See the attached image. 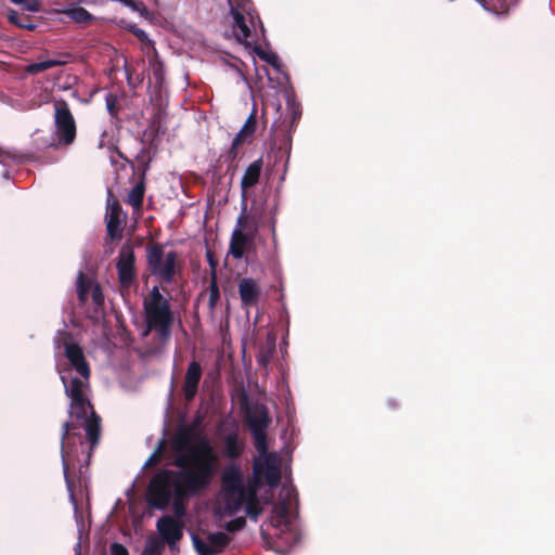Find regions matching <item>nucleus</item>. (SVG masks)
<instances>
[{
	"instance_id": "bb28decb",
	"label": "nucleus",
	"mask_w": 555,
	"mask_h": 555,
	"mask_svg": "<svg viewBox=\"0 0 555 555\" xmlns=\"http://www.w3.org/2000/svg\"><path fill=\"white\" fill-rule=\"evenodd\" d=\"M165 550L164 542L157 538H151L146 541V544L140 555H163Z\"/></svg>"
},
{
	"instance_id": "ddd939ff",
	"label": "nucleus",
	"mask_w": 555,
	"mask_h": 555,
	"mask_svg": "<svg viewBox=\"0 0 555 555\" xmlns=\"http://www.w3.org/2000/svg\"><path fill=\"white\" fill-rule=\"evenodd\" d=\"M192 542L199 555H217L227 548L231 538L224 532H214L207 534V542L198 535H193Z\"/></svg>"
},
{
	"instance_id": "2eb2a0df",
	"label": "nucleus",
	"mask_w": 555,
	"mask_h": 555,
	"mask_svg": "<svg viewBox=\"0 0 555 555\" xmlns=\"http://www.w3.org/2000/svg\"><path fill=\"white\" fill-rule=\"evenodd\" d=\"M137 160L142 165V171L140 173L139 181L130 190L126 203L133 207L135 210H140L143 205L145 194V175L149 168L150 159H145V150L137 156Z\"/></svg>"
},
{
	"instance_id": "423d86ee",
	"label": "nucleus",
	"mask_w": 555,
	"mask_h": 555,
	"mask_svg": "<svg viewBox=\"0 0 555 555\" xmlns=\"http://www.w3.org/2000/svg\"><path fill=\"white\" fill-rule=\"evenodd\" d=\"M146 263L152 275L160 282L170 284L177 274L181 273L182 267L178 261L176 251L164 253V246L159 243H150L146 246Z\"/></svg>"
},
{
	"instance_id": "a878e982",
	"label": "nucleus",
	"mask_w": 555,
	"mask_h": 555,
	"mask_svg": "<svg viewBox=\"0 0 555 555\" xmlns=\"http://www.w3.org/2000/svg\"><path fill=\"white\" fill-rule=\"evenodd\" d=\"M66 15L76 23L88 24L92 21V15L82 7H74L66 11Z\"/></svg>"
},
{
	"instance_id": "c756f323",
	"label": "nucleus",
	"mask_w": 555,
	"mask_h": 555,
	"mask_svg": "<svg viewBox=\"0 0 555 555\" xmlns=\"http://www.w3.org/2000/svg\"><path fill=\"white\" fill-rule=\"evenodd\" d=\"M105 104H106V109H107L108 114L111 115V117L117 118L118 113H119L117 95L114 93H108L105 96Z\"/></svg>"
},
{
	"instance_id": "b1692460",
	"label": "nucleus",
	"mask_w": 555,
	"mask_h": 555,
	"mask_svg": "<svg viewBox=\"0 0 555 555\" xmlns=\"http://www.w3.org/2000/svg\"><path fill=\"white\" fill-rule=\"evenodd\" d=\"M271 420L268 412L263 410L258 416L249 420V428L253 434L266 433Z\"/></svg>"
},
{
	"instance_id": "393cba45",
	"label": "nucleus",
	"mask_w": 555,
	"mask_h": 555,
	"mask_svg": "<svg viewBox=\"0 0 555 555\" xmlns=\"http://www.w3.org/2000/svg\"><path fill=\"white\" fill-rule=\"evenodd\" d=\"M208 293V307L210 310H214L220 300V291L217 282V273L212 272L210 274V283L207 288Z\"/></svg>"
},
{
	"instance_id": "9d476101",
	"label": "nucleus",
	"mask_w": 555,
	"mask_h": 555,
	"mask_svg": "<svg viewBox=\"0 0 555 555\" xmlns=\"http://www.w3.org/2000/svg\"><path fill=\"white\" fill-rule=\"evenodd\" d=\"M219 438L222 456L230 460V464H236L234 461L238 460L244 454L246 448L245 438L241 436L237 425L220 433Z\"/></svg>"
},
{
	"instance_id": "20e7f679",
	"label": "nucleus",
	"mask_w": 555,
	"mask_h": 555,
	"mask_svg": "<svg viewBox=\"0 0 555 555\" xmlns=\"http://www.w3.org/2000/svg\"><path fill=\"white\" fill-rule=\"evenodd\" d=\"M220 481L222 500L228 514L233 515L245 505L247 515L256 520L262 508L256 490L245 486L242 467L238 464H228L221 474Z\"/></svg>"
},
{
	"instance_id": "f03ea898",
	"label": "nucleus",
	"mask_w": 555,
	"mask_h": 555,
	"mask_svg": "<svg viewBox=\"0 0 555 555\" xmlns=\"http://www.w3.org/2000/svg\"><path fill=\"white\" fill-rule=\"evenodd\" d=\"M202 423L197 417L193 424L179 434L175 441V449L181 452L173 461L178 468L175 472L211 485L218 470V454L210 440L201 433L194 431Z\"/></svg>"
},
{
	"instance_id": "49530a36",
	"label": "nucleus",
	"mask_w": 555,
	"mask_h": 555,
	"mask_svg": "<svg viewBox=\"0 0 555 555\" xmlns=\"http://www.w3.org/2000/svg\"><path fill=\"white\" fill-rule=\"evenodd\" d=\"M278 480H279V478H278V477H274V479H273V480H271V479L269 478V483H270V485H275V483L278 482Z\"/></svg>"
},
{
	"instance_id": "6e6552de",
	"label": "nucleus",
	"mask_w": 555,
	"mask_h": 555,
	"mask_svg": "<svg viewBox=\"0 0 555 555\" xmlns=\"http://www.w3.org/2000/svg\"><path fill=\"white\" fill-rule=\"evenodd\" d=\"M54 126L57 142L51 143V147L56 150L59 146H69L75 142L76 121L65 100L54 102Z\"/></svg>"
},
{
	"instance_id": "ea45409f",
	"label": "nucleus",
	"mask_w": 555,
	"mask_h": 555,
	"mask_svg": "<svg viewBox=\"0 0 555 555\" xmlns=\"http://www.w3.org/2000/svg\"><path fill=\"white\" fill-rule=\"evenodd\" d=\"M109 550L111 555H129L127 547L118 542L112 543Z\"/></svg>"
},
{
	"instance_id": "2f4dec72",
	"label": "nucleus",
	"mask_w": 555,
	"mask_h": 555,
	"mask_svg": "<svg viewBox=\"0 0 555 555\" xmlns=\"http://www.w3.org/2000/svg\"><path fill=\"white\" fill-rule=\"evenodd\" d=\"M14 4L22 5L23 10L29 12H39L41 2L39 0H10Z\"/></svg>"
},
{
	"instance_id": "412c9836",
	"label": "nucleus",
	"mask_w": 555,
	"mask_h": 555,
	"mask_svg": "<svg viewBox=\"0 0 555 555\" xmlns=\"http://www.w3.org/2000/svg\"><path fill=\"white\" fill-rule=\"evenodd\" d=\"M289 507L286 502L280 503L274 507V516L271 519L272 525L281 531V533L288 531L291 522L288 520Z\"/></svg>"
},
{
	"instance_id": "9b49d317",
	"label": "nucleus",
	"mask_w": 555,
	"mask_h": 555,
	"mask_svg": "<svg viewBox=\"0 0 555 555\" xmlns=\"http://www.w3.org/2000/svg\"><path fill=\"white\" fill-rule=\"evenodd\" d=\"M116 268L120 286L130 287L137 276V270L133 247L129 243L120 247Z\"/></svg>"
},
{
	"instance_id": "cd10ccee",
	"label": "nucleus",
	"mask_w": 555,
	"mask_h": 555,
	"mask_svg": "<svg viewBox=\"0 0 555 555\" xmlns=\"http://www.w3.org/2000/svg\"><path fill=\"white\" fill-rule=\"evenodd\" d=\"M165 449H166V441L164 439H160L158 441L157 447L154 450V452L146 460L144 466L149 467V466H154V465L160 463V461L163 459V454L165 452Z\"/></svg>"
},
{
	"instance_id": "39448f33",
	"label": "nucleus",
	"mask_w": 555,
	"mask_h": 555,
	"mask_svg": "<svg viewBox=\"0 0 555 555\" xmlns=\"http://www.w3.org/2000/svg\"><path fill=\"white\" fill-rule=\"evenodd\" d=\"M143 312L146 325L143 335L146 336L150 332H154L160 344H168L176 318L169 300L164 297L158 286H153L147 297L144 298Z\"/></svg>"
},
{
	"instance_id": "a18cd8bd",
	"label": "nucleus",
	"mask_w": 555,
	"mask_h": 555,
	"mask_svg": "<svg viewBox=\"0 0 555 555\" xmlns=\"http://www.w3.org/2000/svg\"><path fill=\"white\" fill-rule=\"evenodd\" d=\"M387 404H388V406H389V408H391V409H396V408H398V405H399V403L396 401V399H389V400L387 401Z\"/></svg>"
},
{
	"instance_id": "4c0bfd02",
	"label": "nucleus",
	"mask_w": 555,
	"mask_h": 555,
	"mask_svg": "<svg viewBox=\"0 0 555 555\" xmlns=\"http://www.w3.org/2000/svg\"><path fill=\"white\" fill-rule=\"evenodd\" d=\"M73 59V54L68 52H60L56 54V57L48 60V62H57V64H54L53 67L57 66H64L67 63H69Z\"/></svg>"
},
{
	"instance_id": "1a4fd4ad",
	"label": "nucleus",
	"mask_w": 555,
	"mask_h": 555,
	"mask_svg": "<svg viewBox=\"0 0 555 555\" xmlns=\"http://www.w3.org/2000/svg\"><path fill=\"white\" fill-rule=\"evenodd\" d=\"M231 14L233 16V33L240 42L246 41L250 37V27L256 28L259 24L263 30L262 22L257 12L251 7L250 0H235L231 3Z\"/></svg>"
},
{
	"instance_id": "6ab92c4d",
	"label": "nucleus",
	"mask_w": 555,
	"mask_h": 555,
	"mask_svg": "<svg viewBox=\"0 0 555 555\" xmlns=\"http://www.w3.org/2000/svg\"><path fill=\"white\" fill-rule=\"evenodd\" d=\"M238 294L242 306L250 308L257 306L261 296L259 283L251 278H244L238 282Z\"/></svg>"
},
{
	"instance_id": "5701e85b",
	"label": "nucleus",
	"mask_w": 555,
	"mask_h": 555,
	"mask_svg": "<svg viewBox=\"0 0 555 555\" xmlns=\"http://www.w3.org/2000/svg\"><path fill=\"white\" fill-rule=\"evenodd\" d=\"M92 289V282L85 275L83 272H79L77 278V297L80 305H85L88 300V295Z\"/></svg>"
},
{
	"instance_id": "f8f14e48",
	"label": "nucleus",
	"mask_w": 555,
	"mask_h": 555,
	"mask_svg": "<svg viewBox=\"0 0 555 555\" xmlns=\"http://www.w3.org/2000/svg\"><path fill=\"white\" fill-rule=\"evenodd\" d=\"M156 529L164 544L167 543L170 550H175L183 538L184 524L170 515H164L157 520Z\"/></svg>"
},
{
	"instance_id": "4468645a",
	"label": "nucleus",
	"mask_w": 555,
	"mask_h": 555,
	"mask_svg": "<svg viewBox=\"0 0 555 555\" xmlns=\"http://www.w3.org/2000/svg\"><path fill=\"white\" fill-rule=\"evenodd\" d=\"M257 127V118L255 112H253L246 119L245 124L241 128V130L234 137L232 144L227 152V160L234 162L238 156V147L246 143L250 142Z\"/></svg>"
},
{
	"instance_id": "c03bdc74",
	"label": "nucleus",
	"mask_w": 555,
	"mask_h": 555,
	"mask_svg": "<svg viewBox=\"0 0 555 555\" xmlns=\"http://www.w3.org/2000/svg\"><path fill=\"white\" fill-rule=\"evenodd\" d=\"M206 256H207L208 263L211 268V273L216 272L217 261L215 260L212 253L208 250Z\"/></svg>"
},
{
	"instance_id": "f704fd0d",
	"label": "nucleus",
	"mask_w": 555,
	"mask_h": 555,
	"mask_svg": "<svg viewBox=\"0 0 555 555\" xmlns=\"http://www.w3.org/2000/svg\"><path fill=\"white\" fill-rule=\"evenodd\" d=\"M120 1L125 5L131 8L133 11L139 12L142 16H146L149 14V10L142 1H135V0H120Z\"/></svg>"
},
{
	"instance_id": "473e14b6",
	"label": "nucleus",
	"mask_w": 555,
	"mask_h": 555,
	"mask_svg": "<svg viewBox=\"0 0 555 555\" xmlns=\"http://www.w3.org/2000/svg\"><path fill=\"white\" fill-rule=\"evenodd\" d=\"M257 54L258 56L266 61L268 64H270L272 67H274L275 69H280L281 67V62L279 60V56L275 54V53H266L259 49H257Z\"/></svg>"
},
{
	"instance_id": "58836bf2",
	"label": "nucleus",
	"mask_w": 555,
	"mask_h": 555,
	"mask_svg": "<svg viewBox=\"0 0 555 555\" xmlns=\"http://www.w3.org/2000/svg\"><path fill=\"white\" fill-rule=\"evenodd\" d=\"M273 350H274V346H272L268 350L260 351V353L257 357L258 364L261 366H267L271 361Z\"/></svg>"
},
{
	"instance_id": "aec40b11",
	"label": "nucleus",
	"mask_w": 555,
	"mask_h": 555,
	"mask_svg": "<svg viewBox=\"0 0 555 555\" xmlns=\"http://www.w3.org/2000/svg\"><path fill=\"white\" fill-rule=\"evenodd\" d=\"M122 208L117 199L108 204V212L106 217V232L111 241L120 240L122 236Z\"/></svg>"
},
{
	"instance_id": "37998d69",
	"label": "nucleus",
	"mask_w": 555,
	"mask_h": 555,
	"mask_svg": "<svg viewBox=\"0 0 555 555\" xmlns=\"http://www.w3.org/2000/svg\"><path fill=\"white\" fill-rule=\"evenodd\" d=\"M132 33L135 35V37H137L140 41H142V42H144V43H146V42L151 43V42H152V41L150 40V38H149L147 34H146L143 29H141V28L134 27V28L132 29Z\"/></svg>"
},
{
	"instance_id": "c85d7f7f",
	"label": "nucleus",
	"mask_w": 555,
	"mask_h": 555,
	"mask_svg": "<svg viewBox=\"0 0 555 555\" xmlns=\"http://www.w3.org/2000/svg\"><path fill=\"white\" fill-rule=\"evenodd\" d=\"M481 2H482V5L485 9L492 11L495 14L500 15V14H507L509 11V8L512 5H515L518 2V0H507V1L503 0L499 7L495 3H493L492 7H490V8L486 5L485 0H481Z\"/></svg>"
},
{
	"instance_id": "0eeeda50",
	"label": "nucleus",
	"mask_w": 555,
	"mask_h": 555,
	"mask_svg": "<svg viewBox=\"0 0 555 555\" xmlns=\"http://www.w3.org/2000/svg\"><path fill=\"white\" fill-rule=\"evenodd\" d=\"M258 232V220L256 217L242 212L236 220V229L233 231L230 241V254L235 259H241L245 251L254 244Z\"/></svg>"
},
{
	"instance_id": "a19ab883",
	"label": "nucleus",
	"mask_w": 555,
	"mask_h": 555,
	"mask_svg": "<svg viewBox=\"0 0 555 555\" xmlns=\"http://www.w3.org/2000/svg\"><path fill=\"white\" fill-rule=\"evenodd\" d=\"M153 75L156 80H162L164 76V65L160 61H154L152 64Z\"/></svg>"
},
{
	"instance_id": "7ed1b4c3",
	"label": "nucleus",
	"mask_w": 555,
	"mask_h": 555,
	"mask_svg": "<svg viewBox=\"0 0 555 555\" xmlns=\"http://www.w3.org/2000/svg\"><path fill=\"white\" fill-rule=\"evenodd\" d=\"M209 486L175 469L160 468L149 482L146 503L151 508L158 511H164L171 504L172 517L181 521L186 515V501L199 495Z\"/></svg>"
},
{
	"instance_id": "a211bd4d",
	"label": "nucleus",
	"mask_w": 555,
	"mask_h": 555,
	"mask_svg": "<svg viewBox=\"0 0 555 555\" xmlns=\"http://www.w3.org/2000/svg\"><path fill=\"white\" fill-rule=\"evenodd\" d=\"M263 168L262 158H258L254 160L248 167L245 169L243 177L241 179V194L244 205V210L246 208V199H247V191L258 184Z\"/></svg>"
},
{
	"instance_id": "dca6fc26",
	"label": "nucleus",
	"mask_w": 555,
	"mask_h": 555,
	"mask_svg": "<svg viewBox=\"0 0 555 555\" xmlns=\"http://www.w3.org/2000/svg\"><path fill=\"white\" fill-rule=\"evenodd\" d=\"M202 375L203 370L199 362L192 361L186 369L182 386L183 396L186 402L194 400L198 390Z\"/></svg>"
},
{
	"instance_id": "7c9ffc66",
	"label": "nucleus",
	"mask_w": 555,
	"mask_h": 555,
	"mask_svg": "<svg viewBox=\"0 0 555 555\" xmlns=\"http://www.w3.org/2000/svg\"><path fill=\"white\" fill-rule=\"evenodd\" d=\"M54 64H57V62H48V60L42 61V62L31 63L26 67V72L30 75H36V74H39L41 72L52 68Z\"/></svg>"
},
{
	"instance_id": "e433bc0d",
	"label": "nucleus",
	"mask_w": 555,
	"mask_h": 555,
	"mask_svg": "<svg viewBox=\"0 0 555 555\" xmlns=\"http://www.w3.org/2000/svg\"><path fill=\"white\" fill-rule=\"evenodd\" d=\"M91 298H92L93 304L96 307H101L104 304V294L99 284H95L94 286H92Z\"/></svg>"
},
{
	"instance_id": "79ce46f5",
	"label": "nucleus",
	"mask_w": 555,
	"mask_h": 555,
	"mask_svg": "<svg viewBox=\"0 0 555 555\" xmlns=\"http://www.w3.org/2000/svg\"><path fill=\"white\" fill-rule=\"evenodd\" d=\"M162 118V112L158 109V112L153 116L150 125V129L157 134L159 132V124Z\"/></svg>"
},
{
	"instance_id": "f257e3e1",
	"label": "nucleus",
	"mask_w": 555,
	"mask_h": 555,
	"mask_svg": "<svg viewBox=\"0 0 555 555\" xmlns=\"http://www.w3.org/2000/svg\"><path fill=\"white\" fill-rule=\"evenodd\" d=\"M61 379L65 393L70 399L69 420L62 426L61 457L65 483L70 499L75 500L76 485L70 470L78 466L81 474L82 467L89 466L101 438V417L86 396L88 383L79 377H73L67 382L65 376H61Z\"/></svg>"
},
{
	"instance_id": "c9c22d12",
	"label": "nucleus",
	"mask_w": 555,
	"mask_h": 555,
	"mask_svg": "<svg viewBox=\"0 0 555 555\" xmlns=\"http://www.w3.org/2000/svg\"><path fill=\"white\" fill-rule=\"evenodd\" d=\"M246 526V519L244 517H236L225 524V529L229 532H237Z\"/></svg>"
},
{
	"instance_id": "f3484780",
	"label": "nucleus",
	"mask_w": 555,
	"mask_h": 555,
	"mask_svg": "<svg viewBox=\"0 0 555 555\" xmlns=\"http://www.w3.org/2000/svg\"><path fill=\"white\" fill-rule=\"evenodd\" d=\"M65 356L69 361L70 365L76 372L86 380L90 378L91 370L87 362L82 348L75 343L65 345Z\"/></svg>"
},
{
	"instance_id": "72a5a7b5",
	"label": "nucleus",
	"mask_w": 555,
	"mask_h": 555,
	"mask_svg": "<svg viewBox=\"0 0 555 555\" xmlns=\"http://www.w3.org/2000/svg\"><path fill=\"white\" fill-rule=\"evenodd\" d=\"M255 439V447L259 453H266L268 450L267 433L253 434Z\"/></svg>"
},
{
	"instance_id": "4be33fe9",
	"label": "nucleus",
	"mask_w": 555,
	"mask_h": 555,
	"mask_svg": "<svg viewBox=\"0 0 555 555\" xmlns=\"http://www.w3.org/2000/svg\"><path fill=\"white\" fill-rule=\"evenodd\" d=\"M8 21L20 28L27 30H35L37 25L31 23L30 16L22 15L15 10H9L8 12Z\"/></svg>"
}]
</instances>
